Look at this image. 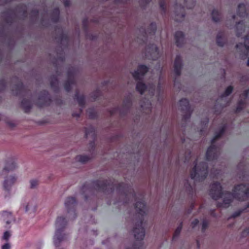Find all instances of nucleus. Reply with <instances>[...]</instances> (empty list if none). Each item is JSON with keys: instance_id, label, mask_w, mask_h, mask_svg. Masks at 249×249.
Instances as JSON below:
<instances>
[{"instance_id": "1", "label": "nucleus", "mask_w": 249, "mask_h": 249, "mask_svg": "<svg viewBox=\"0 0 249 249\" xmlns=\"http://www.w3.org/2000/svg\"><path fill=\"white\" fill-rule=\"evenodd\" d=\"M207 174V167L205 163H201L197 159L195 163L194 167L191 172V178L195 181H201L206 178Z\"/></svg>"}, {"instance_id": "2", "label": "nucleus", "mask_w": 249, "mask_h": 249, "mask_svg": "<svg viewBox=\"0 0 249 249\" xmlns=\"http://www.w3.org/2000/svg\"><path fill=\"white\" fill-rule=\"evenodd\" d=\"M225 128V125L222 126L219 132L216 133L214 137L212 140V144L208 148L206 152V159L208 161L213 160L217 158L219 150L217 147L215 146L214 143L215 141L223 134Z\"/></svg>"}, {"instance_id": "3", "label": "nucleus", "mask_w": 249, "mask_h": 249, "mask_svg": "<svg viewBox=\"0 0 249 249\" xmlns=\"http://www.w3.org/2000/svg\"><path fill=\"white\" fill-rule=\"evenodd\" d=\"M66 224L65 219L63 217H59L56 221V231L53 238L54 243L55 246L58 245L63 239L61 235V228H63Z\"/></svg>"}, {"instance_id": "4", "label": "nucleus", "mask_w": 249, "mask_h": 249, "mask_svg": "<svg viewBox=\"0 0 249 249\" xmlns=\"http://www.w3.org/2000/svg\"><path fill=\"white\" fill-rule=\"evenodd\" d=\"M17 167V164L13 161H8L5 163V164L0 173V176L2 178H4L8 173L15 170Z\"/></svg>"}, {"instance_id": "5", "label": "nucleus", "mask_w": 249, "mask_h": 249, "mask_svg": "<svg viewBox=\"0 0 249 249\" xmlns=\"http://www.w3.org/2000/svg\"><path fill=\"white\" fill-rule=\"evenodd\" d=\"M133 232L135 238L137 240L143 239L144 235V230L142 227V222L141 221L138 225L136 226V227L134 229Z\"/></svg>"}, {"instance_id": "6", "label": "nucleus", "mask_w": 249, "mask_h": 249, "mask_svg": "<svg viewBox=\"0 0 249 249\" xmlns=\"http://www.w3.org/2000/svg\"><path fill=\"white\" fill-rule=\"evenodd\" d=\"M3 182V188L6 191H9L11 186L15 183L17 180V177L15 176H5Z\"/></svg>"}, {"instance_id": "7", "label": "nucleus", "mask_w": 249, "mask_h": 249, "mask_svg": "<svg viewBox=\"0 0 249 249\" xmlns=\"http://www.w3.org/2000/svg\"><path fill=\"white\" fill-rule=\"evenodd\" d=\"M148 68L144 65H140L137 71L133 73V76L136 80H141L144 74L147 71Z\"/></svg>"}, {"instance_id": "8", "label": "nucleus", "mask_w": 249, "mask_h": 249, "mask_svg": "<svg viewBox=\"0 0 249 249\" xmlns=\"http://www.w3.org/2000/svg\"><path fill=\"white\" fill-rule=\"evenodd\" d=\"M238 51H244L245 55H247V53H249V36L245 37V44H239L236 45Z\"/></svg>"}, {"instance_id": "9", "label": "nucleus", "mask_w": 249, "mask_h": 249, "mask_svg": "<svg viewBox=\"0 0 249 249\" xmlns=\"http://www.w3.org/2000/svg\"><path fill=\"white\" fill-rule=\"evenodd\" d=\"M136 89L138 91H139L141 94H142L143 92L146 89L148 90L149 92H151L152 95L153 94V87H147L145 85L142 83L141 82H138L136 86Z\"/></svg>"}, {"instance_id": "10", "label": "nucleus", "mask_w": 249, "mask_h": 249, "mask_svg": "<svg viewBox=\"0 0 249 249\" xmlns=\"http://www.w3.org/2000/svg\"><path fill=\"white\" fill-rule=\"evenodd\" d=\"M136 209L139 214L142 216L146 213V208L143 201L137 202L136 204Z\"/></svg>"}, {"instance_id": "11", "label": "nucleus", "mask_w": 249, "mask_h": 249, "mask_svg": "<svg viewBox=\"0 0 249 249\" xmlns=\"http://www.w3.org/2000/svg\"><path fill=\"white\" fill-rule=\"evenodd\" d=\"M181 66L182 63L181 58L179 55H177L174 64V71L177 75H179L180 74Z\"/></svg>"}, {"instance_id": "12", "label": "nucleus", "mask_w": 249, "mask_h": 249, "mask_svg": "<svg viewBox=\"0 0 249 249\" xmlns=\"http://www.w3.org/2000/svg\"><path fill=\"white\" fill-rule=\"evenodd\" d=\"M249 11V5L246 6L244 4H240L238 5L237 15L240 17H245L246 15V11Z\"/></svg>"}, {"instance_id": "13", "label": "nucleus", "mask_w": 249, "mask_h": 249, "mask_svg": "<svg viewBox=\"0 0 249 249\" xmlns=\"http://www.w3.org/2000/svg\"><path fill=\"white\" fill-rule=\"evenodd\" d=\"M2 217L3 220L7 224H9L14 220V218L12 213L10 212L7 211H5L2 213Z\"/></svg>"}, {"instance_id": "14", "label": "nucleus", "mask_w": 249, "mask_h": 249, "mask_svg": "<svg viewBox=\"0 0 249 249\" xmlns=\"http://www.w3.org/2000/svg\"><path fill=\"white\" fill-rule=\"evenodd\" d=\"M175 39L177 46H179L184 41V35L182 32L178 31L175 34Z\"/></svg>"}, {"instance_id": "15", "label": "nucleus", "mask_w": 249, "mask_h": 249, "mask_svg": "<svg viewBox=\"0 0 249 249\" xmlns=\"http://www.w3.org/2000/svg\"><path fill=\"white\" fill-rule=\"evenodd\" d=\"M245 31V26L242 22H239L236 25V32L237 36H241L242 33Z\"/></svg>"}, {"instance_id": "16", "label": "nucleus", "mask_w": 249, "mask_h": 249, "mask_svg": "<svg viewBox=\"0 0 249 249\" xmlns=\"http://www.w3.org/2000/svg\"><path fill=\"white\" fill-rule=\"evenodd\" d=\"M180 106L182 110H186L187 112H190V107H189V102L186 99H183L179 102ZM190 116V113H189V116Z\"/></svg>"}, {"instance_id": "17", "label": "nucleus", "mask_w": 249, "mask_h": 249, "mask_svg": "<svg viewBox=\"0 0 249 249\" xmlns=\"http://www.w3.org/2000/svg\"><path fill=\"white\" fill-rule=\"evenodd\" d=\"M90 159V158L86 155H78L75 158L76 161L84 163L88 161Z\"/></svg>"}, {"instance_id": "18", "label": "nucleus", "mask_w": 249, "mask_h": 249, "mask_svg": "<svg viewBox=\"0 0 249 249\" xmlns=\"http://www.w3.org/2000/svg\"><path fill=\"white\" fill-rule=\"evenodd\" d=\"M132 105L131 101L129 99H126L124 100L123 102V104L122 105V110L123 111L124 110H127L131 107Z\"/></svg>"}, {"instance_id": "19", "label": "nucleus", "mask_w": 249, "mask_h": 249, "mask_svg": "<svg viewBox=\"0 0 249 249\" xmlns=\"http://www.w3.org/2000/svg\"><path fill=\"white\" fill-rule=\"evenodd\" d=\"M76 202V200L73 197H69L65 201V204L66 207L73 206Z\"/></svg>"}, {"instance_id": "20", "label": "nucleus", "mask_w": 249, "mask_h": 249, "mask_svg": "<svg viewBox=\"0 0 249 249\" xmlns=\"http://www.w3.org/2000/svg\"><path fill=\"white\" fill-rule=\"evenodd\" d=\"M141 107L143 109L150 110L151 107V105L148 100L143 101L141 103Z\"/></svg>"}, {"instance_id": "21", "label": "nucleus", "mask_w": 249, "mask_h": 249, "mask_svg": "<svg viewBox=\"0 0 249 249\" xmlns=\"http://www.w3.org/2000/svg\"><path fill=\"white\" fill-rule=\"evenodd\" d=\"M195 0H184V5L187 8L191 9L195 6Z\"/></svg>"}, {"instance_id": "22", "label": "nucleus", "mask_w": 249, "mask_h": 249, "mask_svg": "<svg viewBox=\"0 0 249 249\" xmlns=\"http://www.w3.org/2000/svg\"><path fill=\"white\" fill-rule=\"evenodd\" d=\"M233 88L231 86L228 87L226 89L224 93L221 96L220 100H223L225 97L230 94L232 91Z\"/></svg>"}, {"instance_id": "23", "label": "nucleus", "mask_w": 249, "mask_h": 249, "mask_svg": "<svg viewBox=\"0 0 249 249\" xmlns=\"http://www.w3.org/2000/svg\"><path fill=\"white\" fill-rule=\"evenodd\" d=\"M212 18L215 22H217L220 19V14L218 11L213 10L212 12Z\"/></svg>"}, {"instance_id": "24", "label": "nucleus", "mask_w": 249, "mask_h": 249, "mask_svg": "<svg viewBox=\"0 0 249 249\" xmlns=\"http://www.w3.org/2000/svg\"><path fill=\"white\" fill-rule=\"evenodd\" d=\"M76 99L77 100V102L80 106H82L85 103L84 97L83 95L78 96L76 95L75 96Z\"/></svg>"}, {"instance_id": "25", "label": "nucleus", "mask_w": 249, "mask_h": 249, "mask_svg": "<svg viewBox=\"0 0 249 249\" xmlns=\"http://www.w3.org/2000/svg\"><path fill=\"white\" fill-rule=\"evenodd\" d=\"M30 188L31 189L36 188L38 184V181L36 179H32L30 181Z\"/></svg>"}, {"instance_id": "26", "label": "nucleus", "mask_w": 249, "mask_h": 249, "mask_svg": "<svg viewBox=\"0 0 249 249\" xmlns=\"http://www.w3.org/2000/svg\"><path fill=\"white\" fill-rule=\"evenodd\" d=\"M150 50L151 51L152 53L154 54V55H156L157 54H159L158 49L157 47L153 45L150 48Z\"/></svg>"}, {"instance_id": "27", "label": "nucleus", "mask_w": 249, "mask_h": 249, "mask_svg": "<svg viewBox=\"0 0 249 249\" xmlns=\"http://www.w3.org/2000/svg\"><path fill=\"white\" fill-rule=\"evenodd\" d=\"M216 41L217 44L220 46H223L224 42L223 41V38H222L221 35H218L217 36Z\"/></svg>"}, {"instance_id": "28", "label": "nucleus", "mask_w": 249, "mask_h": 249, "mask_svg": "<svg viewBox=\"0 0 249 249\" xmlns=\"http://www.w3.org/2000/svg\"><path fill=\"white\" fill-rule=\"evenodd\" d=\"M95 134V132L94 129L92 128H91L89 130H87L86 131L85 135L86 137L88 138L89 136H94Z\"/></svg>"}, {"instance_id": "29", "label": "nucleus", "mask_w": 249, "mask_h": 249, "mask_svg": "<svg viewBox=\"0 0 249 249\" xmlns=\"http://www.w3.org/2000/svg\"><path fill=\"white\" fill-rule=\"evenodd\" d=\"M21 105L23 107H24L26 110V111L31 108V106L29 103L27 101H23L21 103Z\"/></svg>"}, {"instance_id": "30", "label": "nucleus", "mask_w": 249, "mask_h": 249, "mask_svg": "<svg viewBox=\"0 0 249 249\" xmlns=\"http://www.w3.org/2000/svg\"><path fill=\"white\" fill-rule=\"evenodd\" d=\"M182 225L181 223L177 228V229L175 231V234L174 237L175 238L176 237L178 236L179 233L180 232L181 229H182Z\"/></svg>"}, {"instance_id": "31", "label": "nucleus", "mask_w": 249, "mask_h": 249, "mask_svg": "<svg viewBox=\"0 0 249 249\" xmlns=\"http://www.w3.org/2000/svg\"><path fill=\"white\" fill-rule=\"evenodd\" d=\"M11 245L10 243L6 242L2 245L1 247V249H11Z\"/></svg>"}, {"instance_id": "32", "label": "nucleus", "mask_w": 249, "mask_h": 249, "mask_svg": "<svg viewBox=\"0 0 249 249\" xmlns=\"http://www.w3.org/2000/svg\"><path fill=\"white\" fill-rule=\"evenodd\" d=\"M10 236V233L6 231L4 232L3 235L2 236V238L5 240H8Z\"/></svg>"}, {"instance_id": "33", "label": "nucleus", "mask_w": 249, "mask_h": 249, "mask_svg": "<svg viewBox=\"0 0 249 249\" xmlns=\"http://www.w3.org/2000/svg\"><path fill=\"white\" fill-rule=\"evenodd\" d=\"M73 84V82H67L66 84H65V89L67 90V91H69L71 89V85L72 84Z\"/></svg>"}, {"instance_id": "34", "label": "nucleus", "mask_w": 249, "mask_h": 249, "mask_svg": "<svg viewBox=\"0 0 249 249\" xmlns=\"http://www.w3.org/2000/svg\"><path fill=\"white\" fill-rule=\"evenodd\" d=\"M244 103L242 102H240L236 108V111H239L243 107Z\"/></svg>"}, {"instance_id": "35", "label": "nucleus", "mask_w": 249, "mask_h": 249, "mask_svg": "<svg viewBox=\"0 0 249 249\" xmlns=\"http://www.w3.org/2000/svg\"><path fill=\"white\" fill-rule=\"evenodd\" d=\"M160 8L163 11V12H165V2L163 0H161L160 1Z\"/></svg>"}, {"instance_id": "36", "label": "nucleus", "mask_w": 249, "mask_h": 249, "mask_svg": "<svg viewBox=\"0 0 249 249\" xmlns=\"http://www.w3.org/2000/svg\"><path fill=\"white\" fill-rule=\"evenodd\" d=\"M199 223L198 219H196L191 223V226L193 228H194Z\"/></svg>"}, {"instance_id": "37", "label": "nucleus", "mask_w": 249, "mask_h": 249, "mask_svg": "<svg viewBox=\"0 0 249 249\" xmlns=\"http://www.w3.org/2000/svg\"><path fill=\"white\" fill-rule=\"evenodd\" d=\"M243 210H239L236 212H235L233 215H232V217L235 218V217H236L237 216H238L239 215H240V214L242 212Z\"/></svg>"}, {"instance_id": "38", "label": "nucleus", "mask_w": 249, "mask_h": 249, "mask_svg": "<svg viewBox=\"0 0 249 249\" xmlns=\"http://www.w3.org/2000/svg\"><path fill=\"white\" fill-rule=\"evenodd\" d=\"M208 222L206 221H203L202 223V230H205L208 226Z\"/></svg>"}, {"instance_id": "39", "label": "nucleus", "mask_w": 249, "mask_h": 249, "mask_svg": "<svg viewBox=\"0 0 249 249\" xmlns=\"http://www.w3.org/2000/svg\"><path fill=\"white\" fill-rule=\"evenodd\" d=\"M151 28L153 29V31L154 32L155 31V30H156V24H154V23H152L151 24Z\"/></svg>"}, {"instance_id": "40", "label": "nucleus", "mask_w": 249, "mask_h": 249, "mask_svg": "<svg viewBox=\"0 0 249 249\" xmlns=\"http://www.w3.org/2000/svg\"><path fill=\"white\" fill-rule=\"evenodd\" d=\"M248 92H249V90H246L244 93V96L245 97H247L248 96Z\"/></svg>"}, {"instance_id": "41", "label": "nucleus", "mask_w": 249, "mask_h": 249, "mask_svg": "<svg viewBox=\"0 0 249 249\" xmlns=\"http://www.w3.org/2000/svg\"><path fill=\"white\" fill-rule=\"evenodd\" d=\"M72 115H73V116H76V117H78V116H79V114H75V113H73V114H72Z\"/></svg>"}, {"instance_id": "42", "label": "nucleus", "mask_w": 249, "mask_h": 249, "mask_svg": "<svg viewBox=\"0 0 249 249\" xmlns=\"http://www.w3.org/2000/svg\"><path fill=\"white\" fill-rule=\"evenodd\" d=\"M204 122H205V124H207L208 123V119H206Z\"/></svg>"}, {"instance_id": "43", "label": "nucleus", "mask_w": 249, "mask_h": 249, "mask_svg": "<svg viewBox=\"0 0 249 249\" xmlns=\"http://www.w3.org/2000/svg\"><path fill=\"white\" fill-rule=\"evenodd\" d=\"M247 65H248V66H249V59H248V61H247Z\"/></svg>"}, {"instance_id": "44", "label": "nucleus", "mask_w": 249, "mask_h": 249, "mask_svg": "<svg viewBox=\"0 0 249 249\" xmlns=\"http://www.w3.org/2000/svg\"><path fill=\"white\" fill-rule=\"evenodd\" d=\"M249 208V203L247 205V207L245 208V209H247V208Z\"/></svg>"}, {"instance_id": "45", "label": "nucleus", "mask_w": 249, "mask_h": 249, "mask_svg": "<svg viewBox=\"0 0 249 249\" xmlns=\"http://www.w3.org/2000/svg\"><path fill=\"white\" fill-rule=\"evenodd\" d=\"M175 19H176V20H177V21H179V20H180V19H178V18H176Z\"/></svg>"}, {"instance_id": "46", "label": "nucleus", "mask_w": 249, "mask_h": 249, "mask_svg": "<svg viewBox=\"0 0 249 249\" xmlns=\"http://www.w3.org/2000/svg\"><path fill=\"white\" fill-rule=\"evenodd\" d=\"M89 117H90L91 118H93V116H92L91 115H89Z\"/></svg>"}, {"instance_id": "47", "label": "nucleus", "mask_w": 249, "mask_h": 249, "mask_svg": "<svg viewBox=\"0 0 249 249\" xmlns=\"http://www.w3.org/2000/svg\"><path fill=\"white\" fill-rule=\"evenodd\" d=\"M235 17H236V16H233V17H232V18H233V19H235Z\"/></svg>"}, {"instance_id": "48", "label": "nucleus", "mask_w": 249, "mask_h": 249, "mask_svg": "<svg viewBox=\"0 0 249 249\" xmlns=\"http://www.w3.org/2000/svg\"><path fill=\"white\" fill-rule=\"evenodd\" d=\"M184 17V15H181V18H183Z\"/></svg>"}]
</instances>
